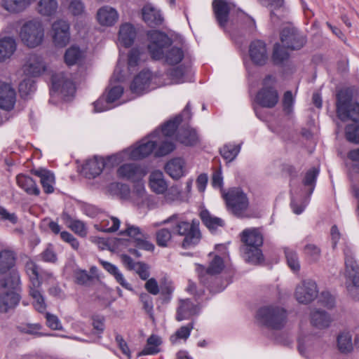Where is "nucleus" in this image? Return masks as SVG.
<instances>
[{
    "mask_svg": "<svg viewBox=\"0 0 359 359\" xmlns=\"http://www.w3.org/2000/svg\"><path fill=\"white\" fill-rule=\"evenodd\" d=\"M147 36V49L154 60H163L170 65H176L182 60L184 51L179 47L170 46L172 41L165 34L151 30L148 32Z\"/></svg>",
    "mask_w": 359,
    "mask_h": 359,
    "instance_id": "obj_1",
    "label": "nucleus"
},
{
    "mask_svg": "<svg viewBox=\"0 0 359 359\" xmlns=\"http://www.w3.org/2000/svg\"><path fill=\"white\" fill-rule=\"evenodd\" d=\"M173 224L172 231L179 236H184L182 243L183 248H191L197 245L201 238L199 230V222L193 219L191 222L182 219L180 215L174 214L168 219L163 220L161 224Z\"/></svg>",
    "mask_w": 359,
    "mask_h": 359,
    "instance_id": "obj_2",
    "label": "nucleus"
},
{
    "mask_svg": "<svg viewBox=\"0 0 359 359\" xmlns=\"http://www.w3.org/2000/svg\"><path fill=\"white\" fill-rule=\"evenodd\" d=\"M158 133H151L148 137L142 139L133 147L111 156L110 160L119 163L127 160H139L149 156L153 151H156L158 139Z\"/></svg>",
    "mask_w": 359,
    "mask_h": 359,
    "instance_id": "obj_3",
    "label": "nucleus"
},
{
    "mask_svg": "<svg viewBox=\"0 0 359 359\" xmlns=\"http://www.w3.org/2000/svg\"><path fill=\"white\" fill-rule=\"evenodd\" d=\"M241 241L244 245L242 251L245 260L257 264L263 262L264 257L260 250L263 243V236L257 229H248L242 232Z\"/></svg>",
    "mask_w": 359,
    "mask_h": 359,
    "instance_id": "obj_4",
    "label": "nucleus"
},
{
    "mask_svg": "<svg viewBox=\"0 0 359 359\" xmlns=\"http://www.w3.org/2000/svg\"><path fill=\"white\" fill-rule=\"evenodd\" d=\"M257 317L266 327L274 330H280L286 323L287 311L278 305L271 304L260 308L257 311Z\"/></svg>",
    "mask_w": 359,
    "mask_h": 359,
    "instance_id": "obj_5",
    "label": "nucleus"
},
{
    "mask_svg": "<svg viewBox=\"0 0 359 359\" xmlns=\"http://www.w3.org/2000/svg\"><path fill=\"white\" fill-rule=\"evenodd\" d=\"M19 37L28 48H34L41 45L44 39V27L39 20L25 22L20 27Z\"/></svg>",
    "mask_w": 359,
    "mask_h": 359,
    "instance_id": "obj_6",
    "label": "nucleus"
},
{
    "mask_svg": "<svg viewBox=\"0 0 359 359\" xmlns=\"http://www.w3.org/2000/svg\"><path fill=\"white\" fill-rule=\"evenodd\" d=\"M25 267L30 281L29 294L34 299L33 305L36 310L43 313L46 309V304L39 290L41 282L39 280L38 266L33 261L29 260L26 262Z\"/></svg>",
    "mask_w": 359,
    "mask_h": 359,
    "instance_id": "obj_7",
    "label": "nucleus"
},
{
    "mask_svg": "<svg viewBox=\"0 0 359 359\" xmlns=\"http://www.w3.org/2000/svg\"><path fill=\"white\" fill-rule=\"evenodd\" d=\"M145 55L138 48H133L128 53V65L125 69L124 63L119 60L114 69L111 80L123 81L128 74L136 71L137 67L144 61Z\"/></svg>",
    "mask_w": 359,
    "mask_h": 359,
    "instance_id": "obj_8",
    "label": "nucleus"
},
{
    "mask_svg": "<svg viewBox=\"0 0 359 359\" xmlns=\"http://www.w3.org/2000/svg\"><path fill=\"white\" fill-rule=\"evenodd\" d=\"M163 84L159 75L153 74L149 70H143L134 78L130 90L132 93L139 95Z\"/></svg>",
    "mask_w": 359,
    "mask_h": 359,
    "instance_id": "obj_9",
    "label": "nucleus"
},
{
    "mask_svg": "<svg viewBox=\"0 0 359 359\" xmlns=\"http://www.w3.org/2000/svg\"><path fill=\"white\" fill-rule=\"evenodd\" d=\"M228 209L235 215L242 217L248 209V198L239 188H232L227 193H222Z\"/></svg>",
    "mask_w": 359,
    "mask_h": 359,
    "instance_id": "obj_10",
    "label": "nucleus"
},
{
    "mask_svg": "<svg viewBox=\"0 0 359 359\" xmlns=\"http://www.w3.org/2000/svg\"><path fill=\"white\" fill-rule=\"evenodd\" d=\"M337 113L341 121L359 118V104H352L350 97L345 92H340L337 97Z\"/></svg>",
    "mask_w": 359,
    "mask_h": 359,
    "instance_id": "obj_11",
    "label": "nucleus"
},
{
    "mask_svg": "<svg viewBox=\"0 0 359 359\" xmlns=\"http://www.w3.org/2000/svg\"><path fill=\"white\" fill-rule=\"evenodd\" d=\"M75 85L72 75L59 72L52 76V90L64 97L72 96L75 93Z\"/></svg>",
    "mask_w": 359,
    "mask_h": 359,
    "instance_id": "obj_12",
    "label": "nucleus"
},
{
    "mask_svg": "<svg viewBox=\"0 0 359 359\" xmlns=\"http://www.w3.org/2000/svg\"><path fill=\"white\" fill-rule=\"evenodd\" d=\"M318 292L315 281L310 279L304 280L297 285L294 297L299 303L307 304L317 297Z\"/></svg>",
    "mask_w": 359,
    "mask_h": 359,
    "instance_id": "obj_13",
    "label": "nucleus"
},
{
    "mask_svg": "<svg viewBox=\"0 0 359 359\" xmlns=\"http://www.w3.org/2000/svg\"><path fill=\"white\" fill-rule=\"evenodd\" d=\"M346 287L349 296L359 300V273L355 272V263L352 260H346Z\"/></svg>",
    "mask_w": 359,
    "mask_h": 359,
    "instance_id": "obj_14",
    "label": "nucleus"
},
{
    "mask_svg": "<svg viewBox=\"0 0 359 359\" xmlns=\"http://www.w3.org/2000/svg\"><path fill=\"white\" fill-rule=\"evenodd\" d=\"M280 40L283 46L291 50H298L303 47L306 40L298 30L292 27H286L280 33Z\"/></svg>",
    "mask_w": 359,
    "mask_h": 359,
    "instance_id": "obj_15",
    "label": "nucleus"
},
{
    "mask_svg": "<svg viewBox=\"0 0 359 359\" xmlns=\"http://www.w3.org/2000/svg\"><path fill=\"white\" fill-rule=\"evenodd\" d=\"M271 79V76L266 77L264 81V86L256 95V102L263 107L273 108L279 100L277 90L273 87L266 86L268 81Z\"/></svg>",
    "mask_w": 359,
    "mask_h": 359,
    "instance_id": "obj_16",
    "label": "nucleus"
},
{
    "mask_svg": "<svg viewBox=\"0 0 359 359\" xmlns=\"http://www.w3.org/2000/svg\"><path fill=\"white\" fill-rule=\"evenodd\" d=\"M51 37L56 47L62 48L69 42V25L65 20H57L52 25Z\"/></svg>",
    "mask_w": 359,
    "mask_h": 359,
    "instance_id": "obj_17",
    "label": "nucleus"
},
{
    "mask_svg": "<svg viewBox=\"0 0 359 359\" xmlns=\"http://www.w3.org/2000/svg\"><path fill=\"white\" fill-rule=\"evenodd\" d=\"M145 175L144 169L135 163H124L117 169L118 177L133 182L141 181Z\"/></svg>",
    "mask_w": 359,
    "mask_h": 359,
    "instance_id": "obj_18",
    "label": "nucleus"
},
{
    "mask_svg": "<svg viewBox=\"0 0 359 359\" xmlns=\"http://www.w3.org/2000/svg\"><path fill=\"white\" fill-rule=\"evenodd\" d=\"M126 229L120 233L121 235H126L133 238L136 243V246L140 249H144L147 251L154 250V245L147 241V236L138 226L129 224H126Z\"/></svg>",
    "mask_w": 359,
    "mask_h": 359,
    "instance_id": "obj_19",
    "label": "nucleus"
},
{
    "mask_svg": "<svg viewBox=\"0 0 359 359\" xmlns=\"http://www.w3.org/2000/svg\"><path fill=\"white\" fill-rule=\"evenodd\" d=\"M190 110V104L188 103L182 111V116L186 118L189 119L191 118ZM182 121V115H179L175 118L168 121L164 126H163L161 129L156 130L153 133H158V135L156 134L158 140H160L161 136L170 138L175 134Z\"/></svg>",
    "mask_w": 359,
    "mask_h": 359,
    "instance_id": "obj_20",
    "label": "nucleus"
},
{
    "mask_svg": "<svg viewBox=\"0 0 359 359\" xmlns=\"http://www.w3.org/2000/svg\"><path fill=\"white\" fill-rule=\"evenodd\" d=\"M248 53L252 62L256 65H264L269 59L266 43L260 40L250 43Z\"/></svg>",
    "mask_w": 359,
    "mask_h": 359,
    "instance_id": "obj_21",
    "label": "nucleus"
},
{
    "mask_svg": "<svg viewBox=\"0 0 359 359\" xmlns=\"http://www.w3.org/2000/svg\"><path fill=\"white\" fill-rule=\"evenodd\" d=\"M16 101V93L11 83L0 81V108L10 111L13 109Z\"/></svg>",
    "mask_w": 359,
    "mask_h": 359,
    "instance_id": "obj_22",
    "label": "nucleus"
},
{
    "mask_svg": "<svg viewBox=\"0 0 359 359\" xmlns=\"http://www.w3.org/2000/svg\"><path fill=\"white\" fill-rule=\"evenodd\" d=\"M234 6L228 0H214L212 8L215 18L221 27H224L229 15Z\"/></svg>",
    "mask_w": 359,
    "mask_h": 359,
    "instance_id": "obj_23",
    "label": "nucleus"
},
{
    "mask_svg": "<svg viewBox=\"0 0 359 359\" xmlns=\"http://www.w3.org/2000/svg\"><path fill=\"white\" fill-rule=\"evenodd\" d=\"M98 23L104 27H111L114 25L119 18L116 8L106 5L100 7L96 14Z\"/></svg>",
    "mask_w": 359,
    "mask_h": 359,
    "instance_id": "obj_24",
    "label": "nucleus"
},
{
    "mask_svg": "<svg viewBox=\"0 0 359 359\" xmlns=\"http://www.w3.org/2000/svg\"><path fill=\"white\" fill-rule=\"evenodd\" d=\"M22 69L26 75L35 77L46 70V65L41 56L33 54L29 55Z\"/></svg>",
    "mask_w": 359,
    "mask_h": 359,
    "instance_id": "obj_25",
    "label": "nucleus"
},
{
    "mask_svg": "<svg viewBox=\"0 0 359 359\" xmlns=\"http://www.w3.org/2000/svg\"><path fill=\"white\" fill-rule=\"evenodd\" d=\"M200 308L189 299L180 300L177 310L176 320L182 321L197 315Z\"/></svg>",
    "mask_w": 359,
    "mask_h": 359,
    "instance_id": "obj_26",
    "label": "nucleus"
},
{
    "mask_svg": "<svg viewBox=\"0 0 359 359\" xmlns=\"http://www.w3.org/2000/svg\"><path fill=\"white\" fill-rule=\"evenodd\" d=\"M143 20L150 27L160 25L163 18L160 11L151 4L145 5L142 9Z\"/></svg>",
    "mask_w": 359,
    "mask_h": 359,
    "instance_id": "obj_27",
    "label": "nucleus"
},
{
    "mask_svg": "<svg viewBox=\"0 0 359 359\" xmlns=\"http://www.w3.org/2000/svg\"><path fill=\"white\" fill-rule=\"evenodd\" d=\"M136 37V30L130 23L121 25L118 32V43L125 47L130 46Z\"/></svg>",
    "mask_w": 359,
    "mask_h": 359,
    "instance_id": "obj_28",
    "label": "nucleus"
},
{
    "mask_svg": "<svg viewBox=\"0 0 359 359\" xmlns=\"http://www.w3.org/2000/svg\"><path fill=\"white\" fill-rule=\"evenodd\" d=\"M150 189L157 194H163L168 189V184L164 179L163 173L160 170L151 172L149 179Z\"/></svg>",
    "mask_w": 359,
    "mask_h": 359,
    "instance_id": "obj_29",
    "label": "nucleus"
},
{
    "mask_svg": "<svg viewBox=\"0 0 359 359\" xmlns=\"http://www.w3.org/2000/svg\"><path fill=\"white\" fill-rule=\"evenodd\" d=\"M32 172L40 178L44 192L51 194L54 191L55 176L53 172L43 168L34 170Z\"/></svg>",
    "mask_w": 359,
    "mask_h": 359,
    "instance_id": "obj_30",
    "label": "nucleus"
},
{
    "mask_svg": "<svg viewBox=\"0 0 359 359\" xmlns=\"http://www.w3.org/2000/svg\"><path fill=\"white\" fill-rule=\"evenodd\" d=\"M20 300L19 292L13 290H6L0 297V310L6 312L9 309L17 306Z\"/></svg>",
    "mask_w": 359,
    "mask_h": 359,
    "instance_id": "obj_31",
    "label": "nucleus"
},
{
    "mask_svg": "<svg viewBox=\"0 0 359 359\" xmlns=\"http://www.w3.org/2000/svg\"><path fill=\"white\" fill-rule=\"evenodd\" d=\"M165 170L172 179H180L184 175V161L181 158H172L166 163Z\"/></svg>",
    "mask_w": 359,
    "mask_h": 359,
    "instance_id": "obj_32",
    "label": "nucleus"
},
{
    "mask_svg": "<svg viewBox=\"0 0 359 359\" xmlns=\"http://www.w3.org/2000/svg\"><path fill=\"white\" fill-rule=\"evenodd\" d=\"M18 185L23 189L27 194L38 196L40 190L35 181L29 176L25 175H18L16 177Z\"/></svg>",
    "mask_w": 359,
    "mask_h": 359,
    "instance_id": "obj_33",
    "label": "nucleus"
},
{
    "mask_svg": "<svg viewBox=\"0 0 359 359\" xmlns=\"http://www.w3.org/2000/svg\"><path fill=\"white\" fill-rule=\"evenodd\" d=\"M17 44L13 37L6 36L0 39V62L10 58L16 50Z\"/></svg>",
    "mask_w": 359,
    "mask_h": 359,
    "instance_id": "obj_34",
    "label": "nucleus"
},
{
    "mask_svg": "<svg viewBox=\"0 0 359 359\" xmlns=\"http://www.w3.org/2000/svg\"><path fill=\"white\" fill-rule=\"evenodd\" d=\"M120 224L121 221L117 217L105 216L99 223L95 224L94 227L100 231L111 233L116 231Z\"/></svg>",
    "mask_w": 359,
    "mask_h": 359,
    "instance_id": "obj_35",
    "label": "nucleus"
},
{
    "mask_svg": "<svg viewBox=\"0 0 359 359\" xmlns=\"http://www.w3.org/2000/svg\"><path fill=\"white\" fill-rule=\"evenodd\" d=\"M105 166V162L103 158L95 156L93 158L86 161L83 166L86 173L92 177L99 175Z\"/></svg>",
    "mask_w": 359,
    "mask_h": 359,
    "instance_id": "obj_36",
    "label": "nucleus"
},
{
    "mask_svg": "<svg viewBox=\"0 0 359 359\" xmlns=\"http://www.w3.org/2000/svg\"><path fill=\"white\" fill-rule=\"evenodd\" d=\"M187 72L188 69L182 66L170 69L168 72L167 75L168 76H169L170 81H162L164 83L163 86L174 83L177 84L186 82L187 81L186 78Z\"/></svg>",
    "mask_w": 359,
    "mask_h": 359,
    "instance_id": "obj_37",
    "label": "nucleus"
},
{
    "mask_svg": "<svg viewBox=\"0 0 359 359\" xmlns=\"http://www.w3.org/2000/svg\"><path fill=\"white\" fill-rule=\"evenodd\" d=\"M311 320L315 327L325 328L330 325L332 319L325 311L318 309L311 313Z\"/></svg>",
    "mask_w": 359,
    "mask_h": 359,
    "instance_id": "obj_38",
    "label": "nucleus"
},
{
    "mask_svg": "<svg viewBox=\"0 0 359 359\" xmlns=\"http://www.w3.org/2000/svg\"><path fill=\"white\" fill-rule=\"evenodd\" d=\"M337 348L341 353H349L353 348L352 336L348 332H342L337 338Z\"/></svg>",
    "mask_w": 359,
    "mask_h": 359,
    "instance_id": "obj_39",
    "label": "nucleus"
},
{
    "mask_svg": "<svg viewBox=\"0 0 359 359\" xmlns=\"http://www.w3.org/2000/svg\"><path fill=\"white\" fill-rule=\"evenodd\" d=\"M201 218L203 224L211 231L224 225V221L221 218L211 215L208 210H203L201 212Z\"/></svg>",
    "mask_w": 359,
    "mask_h": 359,
    "instance_id": "obj_40",
    "label": "nucleus"
},
{
    "mask_svg": "<svg viewBox=\"0 0 359 359\" xmlns=\"http://www.w3.org/2000/svg\"><path fill=\"white\" fill-rule=\"evenodd\" d=\"M58 8V4L56 0H40L37 5L38 12L44 16H51L54 15Z\"/></svg>",
    "mask_w": 359,
    "mask_h": 359,
    "instance_id": "obj_41",
    "label": "nucleus"
},
{
    "mask_svg": "<svg viewBox=\"0 0 359 359\" xmlns=\"http://www.w3.org/2000/svg\"><path fill=\"white\" fill-rule=\"evenodd\" d=\"M161 344V338L156 335H151L147 341V345L139 353V355H154L160 351L159 346Z\"/></svg>",
    "mask_w": 359,
    "mask_h": 359,
    "instance_id": "obj_42",
    "label": "nucleus"
},
{
    "mask_svg": "<svg viewBox=\"0 0 359 359\" xmlns=\"http://www.w3.org/2000/svg\"><path fill=\"white\" fill-rule=\"evenodd\" d=\"M15 255L11 250H3L0 252V273H5L15 265Z\"/></svg>",
    "mask_w": 359,
    "mask_h": 359,
    "instance_id": "obj_43",
    "label": "nucleus"
},
{
    "mask_svg": "<svg viewBox=\"0 0 359 359\" xmlns=\"http://www.w3.org/2000/svg\"><path fill=\"white\" fill-rule=\"evenodd\" d=\"M170 139V137L161 136L160 140H158L157 142L156 149L155 151L156 156H165L175 149V146Z\"/></svg>",
    "mask_w": 359,
    "mask_h": 359,
    "instance_id": "obj_44",
    "label": "nucleus"
},
{
    "mask_svg": "<svg viewBox=\"0 0 359 359\" xmlns=\"http://www.w3.org/2000/svg\"><path fill=\"white\" fill-rule=\"evenodd\" d=\"M83 52L77 46H72L69 48L65 54V62L68 66L77 64L83 57Z\"/></svg>",
    "mask_w": 359,
    "mask_h": 359,
    "instance_id": "obj_45",
    "label": "nucleus"
},
{
    "mask_svg": "<svg viewBox=\"0 0 359 359\" xmlns=\"http://www.w3.org/2000/svg\"><path fill=\"white\" fill-rule=\"evenodd\" d=\"M123 93V88L121 85L110 86L104 93L107 97V102H111L114 107L121 104L119 99Z\"/></svg>",
    "mask_w": 359,
    "mask_h": 359,
    "instance_id": "obj_46",
    "label": "nucleus"
},
{
    "mask_svg": "<svg viewBox=\"0 0 359 359\" xmlns=\"http://www.w3.org/2000/svg\"><path fill=\"white\" fill-rule=\"evenodd\" d=\"M177 140L184 145L191 146L198 142V136L194 129L185 130L178 135Z\"/></svg>",
    "mask_w": 359,
    "mask_h": 359,
    "instance_id": "obj_47",
    "label": "nucleus"
},
{
    "mask_svg": "<svg viewBox=\"0 0 359 359\" xmlns=\"http://www.w3.org/2000/svg\"><path fill=\"white\" fill-rule=\"evenodd\" d=\"M241 150V145L226 144L220 149V154L222 157L229 162L233 161Z\"/></svg>",
    "mask_w": 359,
    "mask_h": 359,
    "instance_id": "obj_48",
    "label": "nucleus"
},
{
    "mask_svg": "<svg viewBox=\"0 0 359 359\" xmlns=\"http://www.w3.org/2000/svg\"><path fill=\"white\" fill-rule=\"evenodd\" d=\"M194 329L193 323H190L187 325L182 326L175 333L170 337V341L172 344H176L179 339L187 340Z\"/></svg>",
    "mask_w": 359,
    "mask_h": 359,
    "instance_id": "obj_49",
    "label": "nucleus"
},
{
    "mask_svg": "<svg viewBox=\"0 0 359 359\" xmlns=\"http://www.w3.org/2000/svg\"><path fill=\"white\" fill-rule=\"evenodd\" d=\"M319 173V169L317 168H312L309 170L303 180L304 185L309 187V194L311 195L315 187L316 180Z\"/></svg>",
    "mask_w": 359,
    "mask_h": 359,
    "instance_id": "obj_50",
    "label": "nucleus"
},
{
    "mask_svg": "<svg viewBox=\"0 0 359 359\" xmlns=\"http://www.w3.org/2000/svg\"><path fill=\"white\" fill-rule=\"evenodd\" d=\"M359 118L356 121H353L354 123L352 124H348L346 127L345 134L346 139L351 142L355 144H359V124H358V121Z\"/></svg>",
    "mask_w": 359,
    "mask_h": 359,
    "instance_id": "obj_51",
    "label": "nucleus"
},
{
    "mask_svg": "<svg viewBox=\"0 0 359 359\" xmlns=\"http://www.w3.org/2000/svg\"><path fill=\"white\" fill-rule=\"evenodd\" d=\"M20 285V277L18 271H13L10 276L6 278L4 287L7 290L19 291Z\"/></svg>",
    "mask_w": 359,
    "mask_h": 359,
    "instance_id": "obj_52",
    "label": "nucleus"
},
{
    "mask_svg": "<svg viewBox=\"0 0 359 359\" xmlns=\"http://www.w3.org/2000/svg\"><path fill=\"white\" fill-rule=\"evenodd\" d=\"M224 267L223 258L220 257V255H215L205 272L210 275L217 274L223 270Z\"/></svg>",
    "mask_w": 359,
    "mask_h": 359,
    "instance_id": "obj_53",
    "label": "nucleus"
},
{
    "mask_svg": "<svg viewBox=\"0 0 359 359\" xmlns=\"http://www.w3.org/2000/svg\"><path fill=\"white\" fill-rule=\"evenodd\" d=\"M285 254L289 267L294 271H298L300 264L296 252L291 248H285Z\"/></svg>",
    "mask_w": 359,
    "mask_h": 359,
    "instance_id": "obj_54",
    "label": "nucleus"
},
{
    "mask_svg": "<svg viewBox=\"0 0 359 359\" xmlns=\"http://www.w3.org/2000/svg\"><path fill=\"white\" fill-rule=\"evenodd\" d=\"M285 48H287L283 46H281L278 43L275 44L272 58L276 64H280L287 59L289 55Z\"/></svg>",
    "mask_w": 359,
    "mask_h": 359,
    "instance_id": "obj_55",
    "label": "nucleus"
},
{
    "mask_svg": "<svg viewBox=\"0 0 359 359\" xmlns=\"http://www.w3.org/2000/svg\"><path fill=\"white\" fill-rule=\"evenodd\" d=\"M304 253L309 259L316 262L320 258V250L314 244H307L304 248Z\"/></svg>",
    "mask_w": 359,
    "mask_h": 359,
    "instance_id": "obj_56",
    "label": "nucleus"
},
{
    "mask_svg": "<svg viewBox=\"0 0 359 359\" xmlns=\"http://www.w3.org/2000/svg\"><path fill=\"white\" fill-rule=\"evenodd\" d=\"M93 104L94 111L95 112L104 111L114 107L111 102H107V97L105 94H104L97 101H95Z\"/></svg>",
    "mask_w": 359,
    "mask_h": 359,
    "instance_id": "obj_57",
    "label": "nucleus"
},
{
    "mask_svg": "<svg viewBox=\"0 0 359 359\" xmlns=\"http://www.w3.org/2000/svg\"><path fill=\"white\" fill-rule=\"evenodd\" d=\"M68 226L76 234L84 237L87 235V228L84 222L79 219L70 221Z\"/></svg>",
    "mask_w": 359,
    "mask_h": 359,
    "instance_id": "obj_58",
    "label": "nucleus"
},
{
    "mask_svg": "<svg viewBox=\"0 0 359 359\" xmlns=\"http://www.w3.org/2000/svg\"><path fill=\"white\" fill-rule=\"evenodd\" d=\"M171 238V232L168 229H161L156 233V242L159 246L166 247Z\"/></svg>",
    "mask_w": 359,
    "mask_h": 359,
    "instance_id": "obj_59",
    "label": "nucleus"
},
{
    "mask_svg": "<svg viewBox=\"0 0 359 359\" xmlns=\"http://www.w3.org/2000/svg\"><path fill=\"white\" fill-rule=\"evenodd\" d=\"M143 309L152 318L154 315V304L152 297L147 293H142L140 296Z\"/></svg>",
    "mask_w": 359,
    "mask_h": 359,
    "instance_id": "obj_60",
    "label": "nucleus"
},
{
    "mask_svg": "<svg viewBox=\"0 0 359 359\" xmlns=\"http://www.w3.org/2000/svg\"><path fill=\"white\" fill-rule=\"evenodd\" d=\"M262 4L269 6L271 11V18L272 21H275L276 14L275 10L280 9L283 6L284 0H259Z\"/></svg>",
    "mask_w": 359,
    "mask_h": 359,
    "instance_id": "obj_61",
    "label": "nucleus"
},
{
    "mask_svg": "<svg viewBox=\"0 0 359 359\" xmlns=\"http://www.w3.org/2000/svg\"><path fill=\"white\" fill-rule=\"evenodd\" d=\"M0 220L15 225L18 222V217L15 213L10 212L5 208L0 206Z\"/></svg>",
    "mask_w": 359,
    "mask_h": 359,
    "instance_id": "obj_62",
    "label": "nucleus"
},
{
    "mask_svg": "<svg viewBox=\"0 0 359 359\" xmlns=\"http://www.w3.org/2000/svg\"><path fill=\"white\" fill-rule=\"evenodd\" d=\"M74 277L79 285H87L93 280L92 276L89 275L86 271L81 269L74 271Z\"/></svg>",
    "mask_w": 359,
    "mask_h": 359,
    "instance_id": "obj_63",
    "label": "nucleus"
},
{
    "mask_svg": "<svg viewBox=\"0 0 359 359\" xmlns=\"http://www.w3.org/2000/svg\"><path fill=\"white\" fill-rule=\"evenodd\" d=\"M181 194V189L178 185L171 186L165 193V200L168 203H171L177 200Z\"/></svg>",
    "mask_w": 359,
    "mask_h": 359,
    "instance_id": "obj_64",
    "label": "nucleus"
}]
</instances>
